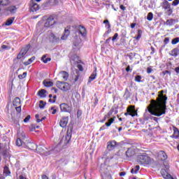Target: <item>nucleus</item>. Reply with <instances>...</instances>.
<instances>
[{"instance_id": "41", "label": "nucleus", "mask_w": 179, "mask_h": 179, "mask_svg": "<svg viewBox=\"0 0 179 179\" xmlns=\"http://www.w3.org/2000/svg\"><path fill=\"white\" fill-rule=\"evenodd\" d=\"M178 43H179V38L178 37L173 38L171 41V44H173V45Z\"/></svg>"}, {"instance_id": "58", "label": "nucleus", "mask_w": 179, "mask_h": 179, "mask_svg": "<svg viewBox=\"0 0 179 179\" xmlns=\"http://www.w3.org/2000/svg\"><path fill=\"white\" fill-rule=\"evenodd\" d=\"M110 31H111V29L108 30V31H106L104 34V36H108V34H110Z\"/></svg>"}, {"instance_id": "55", "label": "nucleus", "mask_w": 179, "mask_h": 179, "mask_svg": "<svg viewBox=\"0 0 179 179\" xmlns=\"http://www.w3.org/2000/svg\"><path fill=\"white\" fill-rule=\"evenodd\" d=\"M151 120H153V121H155V122H157V121L159 120V118L151 116Z\"/></svg>"}, {"instance_id": "14", "label": "nucleus", "mask_w": 179, "mask_h": 179, "mask_svg": "<svg viewBox=\"0 0 179 179\" xmlns=\"http://www.w3.org/2000/svg\"><path fill=\"white\" fill-rule=\"evenodd\" d=\"M161 174L164 179H174V178H173V176L169 173L166 169H162Z\"/></svg>"}, {"instance_id": "29", "label": "nucleus", "mask_w": 179, "mask_h": 179, "mask_svg": "<svg viewBox=\"0 0 179 179\" xmlns=\"http://www.w3.org/2000/svg\"><path fill=\"white\" fill-rule=\"evenodd\" d=\"M35 118L36 120V122L38 123V122H41V121H43V120H45L46 117H45V116L41 117V116H40V115L36 114L35 115Z\"/></svg>"}, {"instance_id": "42", "label": "nucleus", "mask_w": 179, "mask_h": 179, "mask_svg": "<svg viewBox=\"0 0 179 179\" xmlns=\"http://www.w3.org/2000/svg\"><path fill=\"white\" fill-rule=\"evenodd\" d=\"M45 104H46V103L44 102L43 101H39V108H44V107H45Z\"/></svg>"}, {"instance_id": "15", "label": "nucleus", "mask_w": 179, "mask_h": 179, "mask_svg": "<svg viewBox=\"0 0 179 179\" xmlns=\"http://www.w3.org/2000/svg\"><path fill=\"white\" fill-rule=\"evenodd\" d=\"M68 121H69V119L68 117H63L60 121H59V125L62 128H66V126L68 125Z\"/></svg>"}, {"instance_id": "49", "label": "nucleus", "mask_w": 179, "mask_h": 179, "mask_svg": "<svg viewBox=\"0 0 179 179\" xmlns=\"http://www.w3.org/2000/svg\"><path fill=\"white\" fill-rule=\"evenodd\" d=\"M1 48H2V50H10V47L6 45H2Z\"/></svg>"}, {"instance_id": "20", "label": "nucleus", "mask_w": 179, "mask_h": 179, "mask_svg": "<svg viewBox=\"0 0 179 179\" xmlns=\"http://www.w3.org/2000/svg\"><path fill=\"white\" fill-rule=\"evenodd\" d=\"M40 9V6L34 1H31L30 5V10L31 12H37Z\"/></svg>"}, {"instance_id": "26", "label": "nucleus", "mask_w": 179, "mask_h": 179, "mask_svg": "<svg viewBox=\"0 0 179 179\" xmlns=\"http://www.w3.org/2000/svg\"><path fill=\"white\" fill-rule=\"evenodd\" d=\"M71 32L69 31V29H64V35L61 37V40H66L68 38V36H69V34Z\"/></svg>"}, {"instance_id": "3", "label": "nucleus", "mask_w": 179, "mask_h": 179, "mask_svg": "<svg viewBox=\"0 0 179 179\" xmlns=\"http://www.w3.org/2000/svg\"><path fill=\"white\" fill-rule=\"evenodd\" d=\"M9 111H10V113H15V111L17 113H20L22 111V107L20 106V99L19 97L14 99L13 105L11 106Z\"/></svg>"}, {"instance_id": "47", "label": "nucleus", "mask_w": 179, "mask_h": 179, "mask_svg": "<svg viewBox=\"0 0 179 179\" xmlns=\"http://www.w3.org/2000/svg\"><path fill=\"white\" fill-rule=\"evenodd\" d=\"M171 55H172L173 57H177V55H178V54L177 53V50L173 49V50L171 51Z\"/></svg>"}, {"instance_id": "5", "label": "nucleus", "mask_w": 179, "mask_h": 179, "mask_svg": "<svg viewBox=\"0 0 179 179\" xmlns=\"http://www.w3.org/2000/svg\"><path fill=\"white\" fill-rule=\"evenodd\" d=\"M24 147L27 148V149H29L30 150H37V152H38V153H43V152L41 151L40 150L43 149V150H44V149H45L44 145L37 146V145H36V143L29 142L27 140V143H26Z\"/></svg>"}, {"instance_id": "6", "label": "nucleus", "mask_w": 179, "mask_h": 179, "mask_svg": "<svg viewBox=\"0 0 179 179\" xmlns=\"http://www.w3.org/2000/svg\"><path fill=\"white\" fill-rule=\"evenodd\" d=\"M100 171L102 179H113L111 172L106 167V165H101Z\"/></svg>"}, {"instance_id": "33", "label": "nucleus", "mask_w": 179, "mask_h": 179, "mask_svg": "<svg viewBox=\"0 0 179 179\" xmlns=\"http://www.w3.org/2000/svg\"><path fill=\"white\" fill-rule=\"evenodd\" d=\"M10 1L9 0H0V6H6V5H9Z\"/></svg>"}, {"instance_id": "45", "label": "nucleus", "mask_w": 179, "mask_h": 179, "mask_svg": "<svg viewBox=\"0 0 179 179\" xmlns=\"http://www.w3.org/2000/svg\"><path fill=\"white\" fill-rule=\"evenodd\" d=\"M31 118V116L30 115H28L24 119V122L27 123L29 122V121H30Z\"/></svg>"}, {"instance_id": "62", "label": "nucleus", "mask_w": 179, "mask_h": 179, "mask_svg": "<svg viewBox=\"0 0 179 179\" xmlns=\"http://www.w3.org/2000/svg\"><path fill=\"white\" fill-rule=\"evenodd\" d=\"M42 179H48V176H47L46 175H43Z\"/></svg>"}, {"instance_id": "4", "label": "nucleus", "mask_w": 179, "mask_h": 179, "mask_svg": "<svg viewBox=\"0 0 179 179\" xmlns=\"http://www.w3.org/2000/svg\"><path fill=\"white\" fill-rule=\"evenodd\" d=\"M17 138L16 141L17 146H26V143L27 142V138H26V135L23 131L17 133Z\"/></svg>"}, {"instance_id": "37", "label": "nucleus", "mask_w": 179, "mask_h": 179, "mask_svg": "<svg viewBox=\"0 0 179 179\" xmlns=\"http://www.w3.org/2000/svg\"><path fill=\"white\" fill-rule=\"evenodd\" d=\"M152 115L148 113L144 114L143 117V121H149V120H151Z\"/></svg>"}, {"instance_id": "63", "label": "nucleus", "mask_w": 179, "mask_h": 179, "mask_svg": "<svg viewBox=\"0 0 179 179\" xmlns=\"http://www.w3.org/2000/svg\"><path fill=\"white\" fill-rule=\"evenodd\" d=\"M175 71H176V73H179V67H176V68L175 69Z\"/></svg>"}, {"instance_id": "38", "label": "nucleus", "mask_w": 179, "mask_h": 179, "mask_svg": "<svg viewBox=\"0 0 179 179\" xmlns=\"http://www.w3.org/2000/svg\"><path fill=\"white\" fill-rule=\"evenodd\" d=\"M124 115L126 117H128V115H130V117H138V113H124Z\"/></svg>"}, {"instance_id": "43", "label": "nucleus", "mask_w": 179, "mask_h": 179, "mask_svg": "<svg viewBox=\"0 0 179 179\" xmlns=\"http://www.w3.org/2000/svg\"><path fill=\"white\" fill-rule=\"evenodd\" d=\"M27 76V73L24 72L22 74L18 76L19 79H24V78Z\"/></svg>"}, {"instance_id": "64", "label": "nucleus", "mask_w": 179, "mask_h": 179, "mask_svg": "<svg viewBox=\"0 0 179 179\" xmlns=\"http://www.w3.org/2000/svg\"><path fill=\"white\" fill-rule=\"evenodd\" d=\"M20 179H27L26 177L23 176H20Z\"/></svg>"}, {"instance_id": "2", "label": "nucleus", "mask_w": 179, "mask_h": 179, "mask_svg": "<svg viewBox=\"0 0 179 179\" xmlns=\"http://www.w3.org/2000/svg\"><path fill=\"white\" fill-rule=\"evenodd\" d=\"M137 163L141 166H148L153 163V159L148 156L147 154L138 155L136 158Z\"/></svg>"}, {"instance_id": "22", "label": "nucleus", "mask_w": 179, "mask_h": 179, "mask_svg": "<svg viewBox=\"0 0 179 179\" xmlns=\"http://www.w3.org/2000/svg\"><path fill=\"white\" fill-rule=\"evenodd\" d=\"M96 76H97V73L96 71H93L91 76L89 77L87 85H90V83H92V80H94Z\"/></svg>"}, {"instance_id": "24", "label": "nucleus", "mask_w": 179, "mask_h": 179, "mask_svg": "<svg viewBox=\"0 0 179 179\" xmlns=\"http://www.w3.org/2000/svg\"><path fill=\"white\" fill-rule=\"evenodd\" d=\"M43 83L45 87H51V86L54 85V83L52 81H50V80H44Z\"/></svg>"}, {"instance_id": "23", "label": "nucleus", "mask_w": 179, "mask_h": 179, "mask_svg": "<svg viewBox=\"0 0 179 179\" xmlns=\"http://www.w3.org/2000/svg\"><path fill=\"white\" fill-rule=\"evenodd\" d=\"M60 75H61L62 79H64V80H68V78H69V74L68 73V72L61 71Z\"/></svg>"}, {"instance_id": "32", "label": "nucleus", "mask_w": 179, "mask_h": 179, "mask_svg": "<svg viewBox=\"0 0 179 179\" xmlns=\"http://www.w3.org/2000/svg\"><path fill=\"white\" fill-rule=\"evenodd\" d=\"M174 22H176V20L174 19L167 20L165 24H166V26H173V24H174Z\"/></svg>"}, {"instance_id": "36", "label": "nucleus", "mask_w": 179, "mask_h": 179, "mask_svg": "<svg viewBox=\"0 0 179 179\" xmlns=\"http://www.w3.org/2000/svg\"><path fill=\"white\" fill-rule=\"evenodd\" d=\"M3 173V174H6V176H9L10 174V171L9 170V167L4 166Z\"/></svg>"}, {"instance_id": "59", "label": "nucleus", "mask_w": 179, "mask_h": 179, "mask_svg": "<svg viewBox=\"0 0 179 179\" xmlns=\"http://www.w3.org/2000/svg\"><path fill=\"white\" fill-rule=\"evenodd\" d=\"M106 29H111V25L110 24V23L106 24Z\"/></svg>"}, {"instance_id": "35", "label": "nucleus", "mask_w": 179, "mask_h": 179, "mask_svg": "<svg viewBox=\"0 0 179 179\" xmlns=\"http://www.w3.org/2000/svg\"><path fill=\"white\" fill-rule=\"evenodd\" d=\"M41 60L43 61V62H44V64H47V62H50V61H51V58L47 57L45 55H43L41 58Z\"/></svg>"}, {"instance_id": "7", "label": "nucleus", "mask_w": 179, "mask_h": 179, "mask_svg": "<svg viewBox=\"0 0 179 179\" xmlns=\"http://www.w3.org/2000/svg\"><path fill=\"white\" fill-rule=\"evenodd\" d=\"M57 87L62 92H68V90H71V85L66 82L57 81L56 83Z\"/></svg>"}, {"instance_id": "27", "label": "nucleus", "mask_w": 179, "mask_h": 179, "mask_svg": "<svg viewBox=\"0 0 179 179\" xmlns=\"http://www.w3.org/2000/svg\"><path fill=\"white\" fill-rule=\"evenodd\" d=\"M127 113H138V110L135 109V106H130L127 108Z\"/></svg>"}, {"instance_id": "39", "label": "nucleus", "mask_w": 179, "mask_h": 179, "mask_svg": "<svg viewBox=\"0 0 179 179\" xmlns=\"http://www.w3.org/2000/svg\"><path fill=\"white\" fill-rule=\"evenodd\" d=\"M147 20H149V22L153 20V13H148Z\"/></svg>"}, {"instance_id": "57", "label": "nucleus", "mask_w": 179, "mask_h": 179, "mask_svg": "<svg viewBox=\"0 0 179 179\" xmlns=\"http://www.w3.org/2000/svg\"><path fill=\"white\" fill-rule=\"evenodd\" d=\"M120 9H122V10H125L127 9V8H125V6H124V5H120Z\"/></svg>"}, {"instance_id": "8", "label": "nucleus", "mask_w": 179, "mask_h": 179, "mask_svg": "<svg viewBox=\"0 0 179 179\" xmlns=\"http://www.w3.org/2000/svg\"><path fill=\"white\" fill-rule=\"evenodd\" d=\"M161 6L164 9V10H166L168 13V15H170L171 13H173V10L171 9V6L170 5V3L167 1V0H164L162 3Z\"/></svg>"}, {"instance_id": "56", "label": "nucleus", "mask_w": 179, "mask_h": 179, "mask_svg": "<svg viewBox=\"0 0 179 179\" xmlns=\"http://www.w3.org/2000/svg\"><path fill=\"white\" fill-rule=\"evenodd\" d=\"M78 69L79 71H83V66H82V64H78Z\"/></svg>"}, {"instance_id": "30", "label": "nucleus", "mask_w": 179, "mask_h": 179, "mask_svg": "<svg viewBox=\"0 0 179 179\" xmlns=\"http://www.w3.org/2000/svg\"><path fill=\"white\" fill-rule=\"evenodd\" d=\"M115 121V117H111L110 118L107 122L105 123V125L106 127H110L111 124H113L114 122Z\"/></svg>"}, {"instance_id": "51", "label": "nucleus", "mask_w": 179, "mask_h": 179, "mask_svg": "<svg viewBox=\"0 0 179 179\" xmlns=\"http://www.w3.org/2000/svg\"><path fill=\"white\" fill-rule=\"evenodd\" d=\"M31 129H38V128H40V126H37L36 124H31Z\"/></svg>"}, {"instance_id": "34", "label": "nucleus", "mask_w": 179, "mask_h": 179, "mask_svg": "<svg viewBox=\"0 0 179 179\" xmlns=\"http://www.w3.org/2000/svg\"><path fill=\"white\" fill-rule=\"evenodd\" d=\"M35 59H36V57H32L30 59H29L28 61L24 62V65L27 66V65H30V64H31V62H33V61H34Z\"/></svg>"}, {"instance_id": "11", "label": "nucleus", "mask_w": 179, "mask_h": 179, "mask_svg": "<svg viewBox=\"0 0 179 179\" xmlns=\"http://www.w3.org/2000/svg\"><path fill=\"white\" fill-rule=\"evenodd\" d=\"M117 146H118V143L113 140L108 142L107 149L108 150H114Z\"/></svg>"}, {"instance_id": "44", "label": "nucleus", "mask_w": 179, "mask_h": 179, "mask_svg": "<svg viewBox=\"0 0 179 179\" xmlns=\"http://www.w3.org/2000/svg\"><path fill=\"white\" fill-rule=\"evenodd\" d=\"M50 113H57V111H58V108L53 106L50 108Z\"/></svg>"}, {"instance_id": "1", "label": "nucleus", "mask_w": 179, "mask_h": 179, "mask_svg": "<svg viewBox=\"0 0 179 179\" xmlns=\"http://www.w3.org/2000/svg\"><path fill=\"white\" fill-rule=\"evenodd\" d=\"M158 96L157 100L152 99L150 104L148 106L147 109L148 113H166L167 111V96L163 94V91Z\"/></svg>"}, {"instance_id": "61", "label": "nucleus", "mask_w": 179, "mask_h": 179, "mask_svg": "<svg viewBox=\"0 0 179 179\" xmlns=\"http://www.w3.org/2000/svg\"><path fill=\"white\" fill-rule=\"evenodd\" d=\"M106 129V126H102L100 127L99 131H104Z\"/></svg>"}, {"instance_id": "10", "label": "nucleus", "mask_w": 179, "mask_h": 179, "mask_svg": "<svg viewBox=\"0 0 179 179\" xmlns=\"http://www.w3.org/2000/svg\"><path fill=\"white\" fill-rule=\"evenodd\" d=\"M135 155H136V150L134 147L128 148L126 151L127 157H133Z\"/></svg>"}, {"instance_id": "52", "label": "nucleus", "mask_w": 179, "mask_h": 179, "mask_svg": "<svg viewBox=\"0 0 179 179\" xmlns=\"http://www.w3.org/2000/svg\"><path fill=\"white\" fill-rule=\"evenodd\" d=\"M118 37V34L117 33H115L114 34V36H113L112 38V41H115V40H117V38Z\"/></svg>"}, {"instance_id": "60", "label": "nucleus", "mask_w": 179, "mask_h": 179, "mask_svg": "<svg viewBox=\"0 0 179 179\" xmlns=\"http://www.w3.org/2000/svg\"><path fill=\"white\" fill-rule=\"evenodd\" d=\"M152 69H150V68H148L147 69V73H152Z\"/></svg>"}, {"instance_id": "12", "label": "nucleus", "mask_w": 179, "mask_h": 179, "mask_svg": "<svg viewBox=\"0 0 179 179\" xmlns=\"http://www.w3.org/2000/svg\"><path fill=\"white\" fill-rule=\"evenodd\" d=\"M60 109L62 113H71V106L66 103L60 104Z\"/></svg>"}, {"instance_id": "21", "label": "nucleus", "mask_w": 179, "mask_h": 179, "mask_svg": "<svg viewBox=\"0 0 179 179\" xmlns=\"http://www.w3.org/2000/svg\"><path fill=\"white\" fill-rule=\"evenodd\" d=\"M17 8L15 6H11L6 8L5 11L9 15V13H16Z\"/></svg>"}, {"instance_id": "54", "label": "nucleus", "mask_w": 179, "mask_h": 179, "mask_svg": "<svg viewBox=\"0 0 179 179\" xmlns=\"http://www.w3.org/2000/svg\"><path fill=\"white\" fill-rule=\"evenodd\" d=\"M45 148L43 150V148H41L40 150L41 152H43V153H41V155H45V153L47 152V148H45V147H44Z\"/></svg>"}, {"instance_id": "48", "label": "nucleus", "mask_w": 179, "mask_h": 179, "mask_svg": "<svg viewBox=\"0 0 179 179\" xmlns=\"http://www.w3.org/2000/svg\"><path fill=\"white\" fill-rule=\"evenodd\" d=\"M164 169L169 170L170 169V165L166 162H164Z\"/></svg>"}, {"instance_id": "9", "label": "nucleus", "mask_w": 179, "mask_h": 179, "mask_svg": "<svg viewBox=\"0 0 179 179\" xmlns=\"http://www.w3.org/2000/svg\"><path fill=\"white\" fill-rule=\"evenodd\" d=\"M55 24V20H54V17H49L45 23V27H52Z\"/></svg>"}, {"instance_id": "46", "label": "nucleus", "mask_w": 179, "mask_h": 179, "mask_svg": "<svg viewBox=\"0 0 179 179\" xmlns=\"http://www.w3.org/2000/svg\"><path fill=\"white\" fill-rule=\"evenodd\" d=\"M141 80H142V76H136L135 77V82L141 83Z\"/></svg>"}, {"instance_id": "25", "label": "nucleus", "mask_w": 179, "mask_h": 179, "mask_svg": "<svg viewBox=\"0 0 179 179\" xmlns=\"http://www.w3.org/2000/svg\"><path fill=\"white\" fill-rule=\"evenodd\" d=\"M47 91L45 90H41L38 92V96L44 99V97H47Z\"/></svg>"}, {"instance_id": "53", "label": "nucleus", "mask_w": 179, "mask_h": 179, "mask_svg": "<svg viewBox=\"0 0 179 179\" xmlns=\"http://www.w3.org/2000/svg\"><path fill=\"white\" fill-rule=\"evenodd\" d=\"M164 43V44H169V43H170V38H165Z\"/></svg>"}, {"instance_id": "19", "label": "nucleus", "mask_w": 179, "mask_h": 179, "mask_svg": "<svg viewBox=\"0 0 179 179\" xmlns=\"http://www.w3.org/2000/svg\"><path fill=\"white\" fill-rule=\"evenodd\" d=\"M49 40L50 43H58L59 41V37L51 33L49 36Z\"/></svg>"}, {"instance_id": "40", "label": "nucleus", "mask_w": 179, "mask_h": 179, "mask_svg": "<svg viewBox=\"0 0 179 179\" xmlns=\"http://www.w3.org/2000/svg\"><path fill=\"white\" fill-rule=\"evenodd\" d=\"M151 115H155V117H160V115H163V114H166L165 113H151Z\"/></svg>"}, {"instance_id": "17", "label": "nucleus", "mask_w": 179, "mask_h": 179, "mask_svg": "<svg viewBox=\"0 0 179 179\" xmlns=\"http://www.w3.org/2000/svg\"><path fill=\"white\" fill-rule=\"evenodd\" d=\"M173 135L171 136V138L173 139H178L179 137V130L178 128H177L176 126H173Z\"/></svg>"}, {"instance_id": "18", "label": "nucleus", "mask_w": 179, "mask_h": 179, "mask_svg": "<svg viewBox=\"0 0 179 179\" xmlns=\"http://www.w3.org/2000/svg\"><path fill=\"white\" fill-rule=\"evenodd\" d=\"M27 54V49L23 48L17 56V59H22Z\"/></svg>"}, {"instance_id": "28", "label": "nucleus", "mask_w": 179, "mask_h": 179, "mask_svg": "<svg viewBox=\"0 0 179 179\" xmlns=\"http://www.w3.org/2000/svg\"><path fill=\"white\" fill-rule=\"evenodd\" d=\"M140 169H141V166H139V165H137L134 168H132L131 169V174H138V172L139 171Z\"/></svg>"}, {"instance_id": "13", "label": "nucleus", "mask_w": 179, "mask_h": 179, "mask_svg": "<svg viewBox=\"0 0 179 179\" xmlns=\"http://www.w3.org/2000/svg\"><path fill=\"white\" fill-rule=\"evenodd\" d=\"M157 157L159 160H162V162H164L165 160H167V154L164 150H161L158 152Z\"/></svg>"}, {"instance_id": "31", "label": "nucleus", "mask_w": 179, "mask_h": 179, "mask_svg": "<svg viewBox=\"0 0 179 179\" xmlns=\"http://www.w3.org/2000/svg\"><path fill=\"white\" fill-rule=\"evenodd\" d=\"M15 20V17H10L8 20H7V21L6 22V26H10V24H12V23H13Z\"/></svg>"}, {"instance_id": "16", "label": "nucleus", "mask_w": 179, "mask_h": 179, "mask_svg": "<svg viewBox=\"0 0 179 179\" xmlns=\"http://www.w3.org/2000/svg\"><path fill=\"white\" fill-rule=\"evenodd\" d=\"M78 30L79 34H80L82 37H86V36H87V31H86V28L84 27L79 26Z\"/></svg>"}, {"instance_id": "50", "label": "nucleus", "mask_w": 179, "mask_h": 179, "mask_svg": "<svg viewBox=\"0 0 179 179\" xmlns=\"http://www.w3.org/2000/svg\"><path fill=\"white\" fill-rule=\"evenodd\" d=\"M178 3H179V0H174L172 3V6H177V5H178Z\"/></svg>"}]
</instances>
